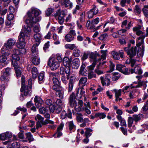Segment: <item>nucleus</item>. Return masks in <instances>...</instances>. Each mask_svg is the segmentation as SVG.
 <instances>
[{
	"instance_id": "nucleus-1",
	"label": "nucleus",
	"mask_w": 148,
	"mask_h": 148,
	"mask_svg": "<svg viewBox=\"0 0 148 148\" xmlns=\"http://www.w3.org/2000/svg\"><path fill=\"white\" fill-rule=\"evenodd\" d=\"M41 13L38 9L34 8H32L27 12L26 15L24 17V21L27 25H24L18 37L19 42H25V36H28L31 31V27L28 25L31 26H33L34 23H36L41 20V17L38 15Z\"/></svg>"
},
{
	"instance_id": "nucleus-2",
	"label": "nucleus",
	"mask_w": 148,
	"mask_h": 148,
	"mask_svg": "<svg viewBox=\"0 0 148 148\" xmlns=\"http://www.w3.org/2000/svg\"><path fill=\"white\" fill-rule=\"evenodd\" d=\"M75 95L72 94L70 95L69 98L70 106L72 107H74L75 110L77 112L83 111L84 110L83 106V101L82 100H78L77 101Z\"/></svg>"
},
{
	"instance_id": "nucleus-3",
	"label": "nucleus",
	"mask_w": 148,
	"mask_h": 148,
	"mask_svg": "<svg viewBox=\"0 0 148 148\" xmlns=\"http://www.w3.org/2000/svg\"><path fill=\"white\" fill-rule=\"evenodd\" d=\"M65 16L64 11L58 10L55 14V16L58 22L60 24L63 23Z\"/></svg>"
},
{
	"instance_id": "nucleus-4",
	"label": "nucleus",
	"mask_w": 148,
	"mask_h": 148,
	"mask_svg": "<svg viewBox=\"0 0 148 148\" xmlns=\"http://www.w3.org/2000/svg\"><path fill=\"white\" fill-rule=\"evenodd\" d=\"M48 64L52 70H55L60 66V63L54 58H50L49 59Z\"/></svg>"
},
{
	"instance_id": "nucleus-5",
	"label": "nucleus",
	"mask_w": 148,
	"mask_h": 148,
	"mask_svg": "<svg viewBox=\"0 0 148 148\" xmlns=\"http://www.w3.org/2000/svg\"><path fill=\"white\" fill-rule=\"evenodd\" d=\"M21 53L20 51L18 49H15L13 51L12 57V65L18 64L17 62L20 60L19 55Z\"/></svg>"
},
{
	"instance_id": "nucleus-6",
	"label": "nucleus",
	"mask_w": 148,
	"mask_h": 148,
	"mask_svg": "<svg viewBox=\"0 0 148 148\" xmlns=\"http://www.w3.org/2000/svg\"><path fill=\"white\" fill-rule=\"evenodd\" d=\"M23 78L22 77V84L23 86L21 88V92H23V91L24 92V94L25 96H29L31 94L32 92L31 88L30 87H28V86H23V85L24 84V83L23 80Z\"/></svg>"
},
{
	"instance_id": "nucleus-7",
	"label": "nucleus",
	"mask_w": 148,
	"mask_h": 148,
	"mask_svg": "<svg viewBox=\"0 0 148 148\" xmlns=\"http://www.w3.org/2000/svg\"><path fill=\"white\" fill-rule=\"evenodd\" d=\"M35 119L36 120L38 119L41 122V123L43 125H46L48 123L53 124L54 123V122L51 121L48 119H46L44 121V118L42 117L40 115L38 114L35 117Z\"/></svg>"
},
{
	"instance_id": "nucleus-8",
	"label": "nucleus",
	"mask_w": 148,
	"mask_h": 148,
	"mask_svg": "<svg viewBox=\"0 0 148 148\" xmlns=\"http://www.w3.org/2000/svg\"><path fill=\"white\" fill-rule=\"evenodd\" d=\"M98 10L95 5H93L92 8L87 12L88 16L89 18H92L94 15L98 12Z\"/></svg>"
},
{
	"instance_id": "nucleus-9",
	"label": "nucleus",
	"mask_w": 148,
	"mask_h": 148,
	"mask_svg": "<svg viewBox=\"0 0 148 148\" xmlns=\"http://www.w3.org/2000/svg\"><path fill=\"white\" fill-rule=\"evenodd\" d=\"M110 77L109 75L106 74L105 76V78L104 79V77H100V79L102 84L104 86L106 84L107 86L109 85L110 84Z\"/></svg>"
},
{
	"instance_id": "nucleus-10",
	"label": "nucleus",
	"mask_w": 148,
	"mask_h": 148,
	"mask_svg": "<svg viewBox=\"0 0 148 148\" xmlns=\"http://www.w3.org/2000/svg\"><path fill=\"white\" fill-rule=\"evenodd\" d=\"M11 49L8 47L6 44H4L1 50V52L2 55H4L8 56L10 54V52L9 49Z\"/></svg>"
},
{
	"instance_id": "nucleus-11",
	"label": "nucleus",
	"mask_w": 148,
	"mask_h": 148,
	"mask_svg": "<svg viewBox=\"0 0 148 148\" xmlns=\"http://www.w3.org/2000/svg\"><path fill=\"white\" fill-rule=\"evenodd\" d=\"M64 126V124L63 123H61L57 129L56 133L54 135V136L56 138H59L62 136V134L61 132L62 130L63 127Z\"/></svg>"
},
{
	"instance_id": "nucleus-12",
	"label": "nucleus",
	"mask_w": 148,
	"mask_h": 148,
	"mask_svg": "<svg viewBox=\"0 0 148 148\" xmlns=\"http://www.w3.org/2000/svg\"><path fill=\"white\" fill-rule=\"evenodd\" d=\"M50 75L51 77L53 78L52 79L54 84H60L58 79L59 76L58 73H51Z\"/></svg>"
},
{
	"instance_id": "nucleus-13",
	"label": "nucleus",
	"mask_w": 148,
	"mask_h": 148,
	"mask_svg": "<svg viewBox=\"0 0 148 148\" xmlns=\"http://www.w3.org/2000/svg\"><path fill=\"white\" fill-rule=\"evenodd\" d=\"M59 3L61 5L66 7L71 8L73 6V3L69 0H60Z\"/></svg>"
},
{
	"instance_id": "nucleus-14",
	"label": "nucleus",
	"mask_w": 148,
	"mask_h": 148,
	"mask_svg": "<svg viewBox=\"0 0 148 148\" xmlns=\"http://www.w3.org/2000/svg\"><path fill=\"white\" fill-rule=\"evenodd\" d=\"M136 51L137 48L136 47H132L127 51V53L130 58H132L136 55Z\"/></svg>"
},
{
	"instance_id": "nucleus-15",
	"label": "nucleus",
	"mask_w": 148,
	"mask_h": 148,
	"mask_svg": "<svg viewBox=\"0 0 148 148\" xmlns=\"http://www.w3.org/2000/svg\"><path fill=\"white\" fill-rule=\"evenodd\" d=\"M25 45V42H19L16 44L17 47L20 49H22L21 51V53H25L26 52V49L24 48Z\"/></svg>"
},
{
	"instance_id": "nucleus-16",
	"label": "nucleus",
	"mask_w": 148,
	"mask_h": 148,
	"mask_svg": "<svg viewBox=\"0 0 148 148\" xmlns=\"http://www.w3.org/2000/svg\"><path fill=\"white\" fill-rule=\"evenodd\" d=\"M35 105L36 107L38 108L40 107L43 103V101L41 98L39 97L36 96L34 99Z\"/></svg>"
},
{
	"instance_id": "nucleus-17",
	"label": "nucleus",
	"mask_w": 148,
	"mask_h": 148,
	"mask_svg": "<svg viewBox=\"0 0 148 148\" xmlns=\"http://www.w3.org/2000/svg\"><path fill=\"white\" fill-rule=\"evenodd\" d=\"M39 44L36 43L33 45L32 48V56H34L35 55L38 56V47Z\"/></svg>"
},
{
	"instance_id": "nucleus-18",
	"label": "nucleus",
	"mask_w": 148,
	"mask_h": 148,
	"mask_svg": "<svg viewBox=\"0 0 148 148\" xmlns=\"http://www.w3.org/2000/svg\"><path fill=\"white\" fill-rule=\"evenodd\" d=\"M14 67L16 76L17 77L21 76L22 69L19 66H18V64L13 65Z\"/></svg>"
},
{
	"instance_id": "nucleus-19",
	"label": "nucleus",
	"mask_w": 148,
	"mask_h": 148,
	"mask_svg": "<svg viewBox=\"0 0 148 148\" xmlns=\"http://www.w3.org/2000/svg\"><path fill=\"white\" fill-rule=\"evenodd\" d=\"M72 60L71 57L69 58L67 57H64L63 58V62L64 66H71V64Z\"/></svg>"
},
{
	"instance_id": "nucleus-20",
	"label": "nucleus",
	"mask_w": 148,
	"mask_h": 148,
	"mask_svg": "<svg viewBox=\"0 0 148 148\" xmlns=\"http://www.w3.org/2000/svg\"><path fill=\"white\" fill-rule=\"evenodd\" d=\"M60 73L62 75L61 77V80L63 82L64 84H66L67 83V80L66 77L65 76V74L64 72L63 68L61 67L60 68Z\"/></svg>"
},
{
	"instance_id": "nucleus-21",
	"label": "nucleus",
	"mask_w": 148,
	"mask_h": 148,
	"mask_svg": "<svg viewBox=\"0 0 148 148\" xmlns=\"http://www.w3.org/2000/svg\"><path fill=\"white\" fill-rule=\"evenodd\" d=\"M83 90L84 89L83 87H80L78 88L77 93V96L78 98H81L84 95L85 92Z\"/></svg>"
},
{
	"instance_id": "nucleus-22",
	"label": "nucleus",
	"mask_w": 148,
	"mask_h": 148,
	"mask_svg": "<svg viewBox=\"0 0 148 148\" xmlns=\"http://www.w3.org/2000/svg\"><path fill=\"white\" fill-rule=\"evenodd\" d=\"M87 78L85 77H82L79 81V85L80 87H83L86 84Z\"/></svg>"
},
{
	"instance_id": "nucleus-23",
	"label": "nucleus",
	"mask_w": 148,
	"mask_h": 148,
	"mask_svg": "<svg viewBox=\"0 0 148 148\" xmlns=\"http://www.w3.org/2000/svg\"><path fill=\"white\" fill-rule=\"evenodd\" d=\"M79 62L80 61L78 59L75 58L74 59L72 63V67L75 69H77L79 66Z\"/></svg>"
},
{
	"instance_id": "nucleus-24",
	"label": "nucleus",
	"mask_w": 148,
	"mask_h": 148,
	"mask_svg": "<svg viewBox=\"0 0 148 148\" xmlns=\"http://www.w3.org/2000/svg\"><path fill=\"white\" fill-rule=\"evenodd\" d=\"M145 36V35L144 34L138 38L136 44L137 47H139L143 44L144 42L143 40Z\"/></svg>"
},
{
	"instance_id": "nucleus-25",
	"label": "nucleus",
	"mask_w": 148,
	"mask_h": 148,
	"mask_svg": "<svg viewBox=\"0 0 148 148\" xmlns=\"http://www.w3.org/2000/svg\"><path fill=\"white\" fill-rule=\"evenodd\" d=\"M16 42V40L14 39L10 38L8 40L7 43H5L4 44H6L8 47L11 49L12 47L14 45Z\"/></svg>"
},
{
	"instance_id": "nucleus-26",
	"label": "nucleus",
	"mask_w": 148,
	"mask_h": 148,
	"mask_svg": "<svg viewBox=\"0 0 148 148\" xmlns=\"http://www.w3.org/2000/svg\"><path fill=\"white\" fill-rule=\"evenodd\" d=\"M130 72L132 73H134L136 74H141L142 73L141 68L138 65L135 66L134 69H132L131 70Z\"/></svg>"
},
{
	"instance_id": "nucleus-27",
	"label": "nucleus",
	"mask_w": 148,
	"mask_h": 148,
	"mask_svg": "<svg viewBox=\"0 0 148 148\" xmlns=\"http://www.w3.org/2000/svg\"><path fill=\"white\" fill-rule=\"evenodd\" d=\"M99 55L97 53H91L90 55V58L93 61V62H95V63L97 61V58H99Z\"/></svg>"
},
{
	"instance_id": "nucleus-28",
	"label": "nucleus",
	"mask_w": 148,
	"mask_h": 148,
	"mask_svg": "<svg viewBox=\"0 0 148 148\" xmlns=\"http://www.w3.org/2000/svg\"><path fill=\"white\" fill-rule=\"evenodd\" d=\"M75 78V76H72L70 77V79L69 83V92L71 91L72 90L73 86V84L72 82V81Z\"/></svg>"
},
{
	"instance_id": "nucleus-29",
	"label": "nucleus",
	"mask_w": 148,
	"mask_h": 148,
	"mask_svg": "<svg viewBox=\"0 0 148 148\" xmlns=\"http://www.w3.org/2000/svg\"><path fill=\"white\" fill-rule=\"evenodd\" d=\"M34 38L36 42V43L39 44L41 39V34L39 33L35 34L34 35Z\"/></svg>"
},
{
	"instance_id": "nucleus-30",
	"label": "nucleus",
	"mask_w": 148,
	"mask_h": 148,
	"mask_svg": "<svg viewBox=\"0 0 148 148\" xmlns=\"http://www.w3.org/2000/svg\"><path fill=\"white\" fill-rule=\"evenodd\" d=\"M32 56V62L34 65L39 64L40 62V60L39 58L38 57V55H35Z\"/></svg>"
},
{
	"instance_id": "nucleus-31",
	"label": "nucleus",
	"mask_w": 148,
	"mask_h": 148,
	"mask_svg": "<svg viewBox=\"0 0 148 148\" xmlns=\"http://www.w3.org/2000/svg\"><path fill=\"white\" fill-rule=\"evenodd\" d=\"M0 79L2 81L6 82L10 79V76L5 73H2Z\"/></svg>"
},
{
	"instance_id": "nucleus-32",
	"label": "nucleus",
	"mask_w": 148,
	"mask_h": 148,
	"mask_svg": "<svg viewBox=\"0 0 148 148\" xmlns=\"http://www.w3.org/2000/svg\"><path fill=\"white\" fill-rule=\"evenodd\" d=\"M70 67L71 66H65L64 72H64L67 74L66 76L67 79H69L70 78L69 75L70 73Z\"/></svg>"
},
{
	"instance_id": "nucleus-33",
	"label": "nucleus",
	"mask_w": 148,
	"mask_h": 148,
	"mask_svg": "<svg viewBox=\"0 0 148 148\" xmlns=\"http://www.w3.org/2000/svg\"><path fill=\"white\" fill-rule=\"evenodd\" d=\"M121 91L122 90L121 89L118 90H117L116 89H114L112 90V91L114 92L115 93L116 101H118L119 97L121 96Z\"/></svg>"
},
{
	"instance_id": "nucleus-34",
	"label": "nucleus",
	"mask_w": 148,
	"mask_h": 148,
	"mask_svg": "<svg viewBox=\"0 0 148 148\" xmlns=\"http://www.w3.org/2000/svg\"><path fill=\"white\" fill-rule=\"evenodd\" d=\"M144 46L143 45L141 47H139L137 51V56L138 57H142L144 54Z\"/></svg>"
},
{
	"instance_id": "nucleus-35",
	"label": "nucleus",
	"mask_w": 148,
	"mask_h": 148,
	"mask_svg": "<svg viewBox=\"0 0 148 148\" xmlns=\"http://www.w3.org/2000/svg\"><path fill=\"white\" fill-rule=\"evenodd\" d=\"M32 73L33 78L34 79H35L37 77L38 72L37 68L35 67H33L32 70Z\"/></svg>"
},
{
	"instance_id": "nucleus-36",
	"label": "nucleus",
	"mask_w": 148,
	"mask_h": 148,
	"mask_svg": "<svg viewBox=\"0 0 148 148\" xmlns=\"http://www.w3.org/2000/svg\"><path fill=\"white\" fill-rule=\"evenodd\" d=\"M143 115L142 114H134L132 117V119L136 122H137L141 119V117H143Z\"/></svg>"
},
{
	"instance_id": "nucleus-37",
	"label": "nucleus",
	"mask_w": 148,
	"mask_h": 148,
	"mask_svg": "<svg viewBox=\"0 0 148 148\" xmlns=\"http://www.w3.org/2000/svg\"><path fill=\"white\" fill-rule=\"evenodd\" d=\"M85 107L84 108V110L86 113L88 114H89L91 113L90 111L88 109L91 108L90 104L89 102H88L87 104H84Z\"/></svg>"
},
{
	"instance_id": "nucleus-38",
	"label": "nucleus",
	"mask_w": 148,
	"mask_h": 148,
	"mask_svg": "<svg viewBox=\"0 0 148 148\" xmlns=\"http://www.w3.org/2000/svg\"><path fill=\"white\" fill-rule=\"evenodd\" d=\"M142 11L145 16L148 18V5H144Z\"/></svg>"
},
{
	"instance_id": "nucleus-39",
	"label": "nucleus",
	"mask_w": 148,
	"mask_h": 148,
	"mask_svg": "<svg viewBox=\"0 0 148 148\" xmlns=\"http://www.w3.org/2000/svg\"><path fill=\"white\" fill-rule=\"evenodd\" d=\"M49 108L48 107H42L39 109L40 113L41 114H45L46 112H48Z\"/></svg>"
},
{
	"instance_id": "nucleus-40",
	"label": "nucleus",
	"mask_w": 148,
	"mask_h": 148,
	"mask_svg": "<svg viewBox=\"0 0 148 148\" xmlns=\"http://www.w3.org/2000/svg\"><path fill=\"white\" fill-rule=\"evenodd\" d=\"M74 38L73 36L69 33L65 36V39L67 42H70L73 40Z\"/></svg>"
},
{
	"instance_id": "nucleus-41",
	"label": "nucleus",
	"mask_w": 148,
	"mask_h": 148,
	"mask_svg": "<svg viewBox=\"0 0 148 148\" xmlns=\"http://www.w3.org/2000/svg\"><path fill=\"white\" fill-rule=\"evenodd\" d=\"M73 55L75 57H78L80 55L81 51L78 49L76 48L73 51Z\"/></svg>"
},
{
	"instance_id": "nucleus-42",
	"label": "nucleus",
	"mask_w": 148,
	"mask_h": 148,
	"mask_svg": "<svg viewBox=\"0 0 148 148\" xmlns=\"http://www.w3.org/2000/svg\"><path fill=\"white\" fill-rule=\"evenodd\" d=\"M141 10L140 7L138 5H136L134 10V12L136 14H139L141 12Z\"/></svg>"
},
{
	"instance_id": "nucleus-43",
	"label": "nucleus",
	"mask_w": 148,
	"mask_h": 148,
	"mask_svg": "<svg viewBox=\"0 0 148 148\" xmlns=\"http://www.w3.org/2000/svg\"><path fill=\"white\" fill-rule=\"evenodd\" d=\"M106 115L104 113H97L95 114V118L99 117L100 119H103L106 117Z\"/></svg>"
},
{
	"instance_id": "nucleus-44",
	"label": "nucleus",
	"mask_w": 148,
	"mask_h": 148,
	"mask_svg": "<svg viewBox=\"0 0 148 148\" xmlns=\"http://www.w3.org/2000/svg\"><path fill=\"white\" fill-rule=\"evenodd\" d=\"M25 136L26 138L28 139L29 142L34 140L32 135L30 132H29L26 133Z\"/></svg>"
},
{
	"instance_id": "nucleus-45",
	"label": "nucleus",
	"mask_w": 148,
	"mask_h": 148,
	"mask_svg": "<svg viewBox=\"0 0 148 148\" xmlns=\"http://www.w3.org/2000/svg\"><path fill=\"white\" fill-rule=\"evenodd\" d=\"M58 91H56V95L57 96H58V97L60 98L63 99V98L64 91L62 88V89Z\"/></svg>"
},
{
	"instance_id": "nucleus-46",
	"label": "nucleus",
	"mask_w": 148,
	"mask_h": 148,
	"mask_svg": "<svg viewBox=\"0 0 148 148\" xmlns=\"http://www.w3.org/2000/svg\"><path fill=\"white\" fill-rule=\"evenodd\" d=\"M85 129L86 130V131L85 132V134L86 137H89L91 135L90 132H92V130L88 128H86Z\"/></svg>"
},
{
	"instance_id": "nucleus-47",
	"label": "nucleus",
	"mask_w": 148,
	"mask_h": 148,
	"mask_svg": "<svg viewBox=\"0 0 148 148\" xmlns=\"http://www.w3.org/2000/svg\"><path fill=\"white\" fill-rule=\"evenodd\" d=\"M111 54L114 59L118 60L120 59L119 53L115 51H112Z\"/></svg>"
},
{
	"instance_id": "nucleus-48",
	"label": "nucleus",
	"mask_w": 148,
	"mask_h": 148,
	"mask_svg": "<svg viewBox=\"0 0 148 148\" xmlns=\"http://www.w3.org/2000/svg\"><path fill=\"white\" fill-rule=\"evenodd\" d=\"M143 82H138V84H137L136 85H135L134 86H132V85L134 84H137V82H134L133 84H132L131 85V88H137L138 87H140L143 84Z\"/></svg>"
},
{
	"instance_id": "nucleus-49",
	"label": "nucleus",
	"mask_w": 148,
	"mask_h": 148,
	"mask_svg": "<svg viewBox=\"0 0 148 148\" xmlns=\"http://www.w3.org/2000/svg\"><path fill=\"white\" fill-rule=\"evenodd\" d=\"M38 79L40 83H41L44 80V73H40L38 76Z\"/></svg>"
},
{
	"instance_id": "nucleus-50",
	"label": "nucleus",
	"mask_w": 148,
	"mask_h": 148,
	"mask_svg": "<svg viewBox=\"0 0 148 148\" xmlns=\"http://www.w3.org/2000/svg\"><path fill=\"white\" fill-rule=\"evenodd\" d=\"M64 47L66 49H69L70 50H72L75 48L76 47V46L75 44H66L65 45Z\"/></svg>"
},
{
	"instance_id": "nucleus-51",
	"label": "nucleus",
	"mask_w": 148,
	"mask_h": 148,
	"mask_svg": "<svg viewBox=\"0 0 148 148\" xmlns=\"http://www.w3.org/2000/svg\"><path fill=\"white\" fill-rule=\"evenodd\" d=\"M132 116H129L127 120L128 126L129 128L132 127L133 123V120Z\"/></svg>"
},
{
	"instance_id": "nucleus-52",
	"label": "nucleus",
	"mask_w": 148,
	"mask_h": 148,
	"mask_svg": "<svg viewBox=\"0 0 148 148\" xmlns=\"http://www.w3.org/2000/svg\"><path fill=\"white\" fill-rule=\"evenodd\" d=\"M83 115L81 113H79L77 114L76 116V119L78 122H82L83 121Z\"/></svg>"
},
{
	"instance_id": "nucleus-53",
	"label": "nucleus",
	"mask_w": 148,
	"mask_h": 148,
	"mask_svg": "<svg viewBox=\"0 0 148 148\" xmlns=\"http://www.w3.org/2000/svg\"><path fill=\"white\" fill-rule=\"evenodd\" d=\"M33 30L34 32L38 33L39 32L40 30V28L39 25H34V26Z\"/></svg>"
},
{
	"instance_id": "nucleus-54",
	"label": "nucleus",
	"mask_w": 148,
	"mask_h": 148,
	"mask_svg": "<svg viewBox=\"0 0 148 148\" xmlns=\"http://www.w3.org/2000/svg\"><path fill=\"white\" fill-rule=\"evenodd\" d=\"M62 88L60 86V84H54L53 86V89L56 91H58L62 89Z\"/></svg>"
},
{
	"instance_id": "nucleus-55",
	"label": "nucleus",
	"mask_w": 148,
	"mask_h": 148,
	"mask_svg": "<svg viewBox=\"0 0 148 148\" xmlns=\"http://www.w3.org/2000/svg\"><path fill=\"white\" fill-rule=\"evenodd\" d=\"M11 69L9 68H7L5 70H3L2 73H5L9 76L11 74Z\"/></svg>"
},
{
	"instance_id": "nucleus-56",
	"label": "nucleus",
	"mask_w": 148,
	"mask_h": 148,
	"mask_svg": "<svg viewBox=\"0 0 148 148\" xmlns=\"http://www.w3.org/2000/svg\"><path fill=\"white\" fill-rule=\"evenodd\" d=\"M69 129L70 130H73L75 128V126L73 124L72 121L69 123Z\"/></svg>"
},
{
	"instance_id": "nucleus-57",
	"label": "nucleus",
	"mask_w": 148,
	"mask_h": 148,
	"mask_svg": "<svg viewBox=\"0 0 148 148\" xmlns=\"http://www.w3.org/2000/svg\"><path fill=\"white\" fill-rule=\"evenodd\" d=\"M101 53L102 54L101 56V59L105 60L106 59L107 55V51L101 50Z\"/></svg>"
},
{
	"instance_id": "nucleus-58",
	"label": "nucleus",
	"mask_w": 148,
	"mask_h": 148,
	"mask_svg": "<svg viewBox=\"0 0 148 148\" xmlns=\"http://www.w3.org/2000/svg\"><path fill=\"white\" fill-rule=\"evenodd\" d=\"M7 56L4 55H2L0 57V61L1 62H4L6 61L7 60Z\"/></svg>"
},
{
	"instance_id": "nucleus-59",
	"label": "nucleus",
	"mask_w": 148,
	"mask_h": 148,
	"mask_svg": "<svg viewBox=\"0 0 148 148\" xmlns=\"http://www.w3.org/2000/svg\"><path fill=\"white\" fill-rule=\"evenodd\" d=\"M53 12V9L52 8H48L46 11V14L47 16H49Z\"/></svg>"
},
{
	"instance_id": "nucleus-60",
	"label": "nucleus",
	"mask_w": 148,
	"mask_h": 148,
	"mask_svg": "<svg viewBox=\"0 0 148 148\" xmlns=\"http://www.w3.org/2000/svg\"><path fill=\"white\" fill-rule=\"evenodd\" d=\"M121 73L125 75H128L130 74V71L128 68H126L124 66Z\"/></svg>"
},
{
	"instance_id": "nucleus-61",
	"label": "nucleus",
	"mask_w": 148,
	"mask_h": 148,
	"mask_svg": "<svg viewBox=\"0 0 148 148\" xmlns=\"http://www.w3.org/2000/svg\"><path fill=\"white\" fill-rule=\"evenodd\" d=\"M124 67V66L122 65L119 64L117 65L116 68V70L121 72Z\"/></svg>"
},
{
	"instance_id": "nucleus-62",
	"label": "nucleus",
	"mask_w": 148,
	"mask_h": 148,
	"mask_svg": "<svg viewBox=\"0 0 148 148\" xmlns=\"http://www.w3.org/2000/svg\"><path fill=\"white\" fill-rule=\"evenodd\" d=\"M62 108L60 106H55V111L57 114L59 113L62 110Z\"/></svg>"
},
{
	"instance_id": "nucleus-63",
	"label": "nucleus",
	"mask_w": 148,
	"mask_h": 148,
	"mask_svg": "<svg viewBox=\"0 0 148 148\" xmlns=\"http://www.w3.org/2000/svg\"><path fill=\"white\" fill-rule=\"evenodd\" d=\"M66 115L67 114L66 113L65 111H63L62 112L60 115L61 118L62 119H64L66 117Z\"/></svg>"
},
{
	"instance_id": "nucleus-64",
	"label": "nucleus",
	"mask_w": 148,
	"mask_h": 148,
	"mask_svg": "<svg viewBox=\"0 0 148 148\" xmlns=\"http://www.w3.org/2000/svg\"><path fill=\"white\" fill-rule=\"evenodd\" d=\"M7 18L9 21H11L13 19L14 16L12 14L10 13L7 15Z\"/></svg>"
}]
</instances>
